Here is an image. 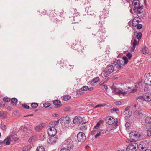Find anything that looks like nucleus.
<instances>
[{
	"mask_svg": "<svg viewBox=\"0 0 151 151\" xmlns=\"http://www.w3.org/2000/svg\"><path fill=\"white\" fill-rule=\"evenodd\" d=\"M134 12L136 13L137 16L139 17H143L145 15V12L143 9V6L141 5L137 9H133Z\"/></svg>",
	"mask_w": 151,
	"mask_h": 151,
	"instance_id": "1",
	"label": "nucleus"
},
{
	"mask_svg": "<svg viewBox=\"0 0 151 151\" xmlns=\"http://www.w3.org/2000/svg\"><path fill=\"white\" fill-rule=\"evenodd\" d=\"M137 100L140 102L145 101L149 102L151 101V94L146 93L143 96H139L137 98Z\"/></svg>",
	"mask_w": 151,
	"mask_h": 151,
	"instance_id": "2",
	"label": "nucleus"
},
{
	"mask_svg": "<svg viewBox=\"0 0 151 151\" xmlns=\"http://www.w3.org/2000/svg\"><path fill=\"white\" fill-rule=\"evenodd\" d=\"M106 123L109 125H113L114 127V128H116V127L118 125V121H115V119L113 117L111 116H108L106 119Z\"/></svg>",
	"mask_w": 151,
	"mask_h": 151,
	"instance_id": "3",
	"label": "nucleus"
},
{
	"mask_svg": "<svg viewBox=\"0 0 151 151\" xmlns=\"http://www.w3.org/2000/svg\"><path fill=\"white\" fill-rule=\"evenodd\" d=\"M114 70V67L113 65H108L106 68L105 71L102 73V74L104 76L107 77Z\"/></svg>",
	"mask_w": 151,
	"mask_h": 151,
	"instance_id": "4",
	"label": "nucleus"
},
{
	"mask_svg": "<svg viewBox=\"0 0 151 151\" xmlns=\"http://www.w3.org/2000/svg\"><path fill=\"white\" fill-rule=\"evenodd\" d=\"M112 64L114 65V68L116 67L117 69L116 70H118L123 67L124 63L122 60H116ZM115 70H116V69Z\"/></svg>",
	"mask_w": 151,
	"mask_h": 151,
	"instance_id": "5",
	"label": "nucleus"
},
{
	"mask_svg": "<svg viewBox=\"0 0 151 151\" xmlns=\"http://www.w3.org/2000/svg\"><path fill=\"white\" fill-rule=\"evenodd\" d=\"M138 145L136 143H132L127 147L126 151H136Z\"/></svg>",
	"mask_w": 151,
	"mask_h": 151,
	"instance_id": "6",
	"label": "nucleus"
},
{
	"mask_svg": "<svg viewBox=\"0 0 151 151\" xmlns=\"http://www.w3.org/2000/svg\"><path fill=\"white\" fill-rule=\"evenodd\" d=\"M144 82L147 85H151V73L145 74L144 77Z\"/></svg>",
	"mask_w": 151,
	"mask_h": 151,
	"instance_id": "7",
	"label": "nucleus"
},
{
	"mask_svg": "<svg viewBox=\"0 0 151 151\" xmlns=\"http://www.w3.org/2000/svg\"><path fill=\"white\" fill-rule=\"evenodd\" d=\"M52 125V127L49 128L48 129V134L49 136H53L54 137L57 133L56 129L55 128L53 127Z\"/></svg>",
	"mask_w": 151,
	"mask_h": 151,
	"instance_id": "8",
	"label": "nucleus"
},
{
	"mask_svg": "<svg viewBox=\"0 0 151 151\" xmlns=\"http://www.w3.org/2000/svg\"><path fill=\"white\" fill-rule=\"evenodd\" d=\"M77 139L78 141L83 142L85 140L86 137L84 133L80 132L77 134Z\"/></svg>",
	"mask_w": 151,
	"mask_h": 151,
	"instance_id": "9",
	"label": "nucleus"
},
{
	"mask_svg": "<svg viewBox=\"0 0 151 151\" xmlns=\"http://www.w3.org/2000/svg\"><path fill=\"white\" fill-rule=\"evenodd\" d=\"M148 146V142L147 140L145 141L140 143L138 147L139 150H143L144 149L145 150L147 148Z\"/></svg>",
	"mask_w": 151,
	"mask_h": 151,
	"instance_id": "10",
	"label": "nucleus"
},
{
	"mask_svg": "<svg viewBox=\"0 0 151 151\" xmlns=\"http://www.w3.org/2000/svg\"><path fill=\"white\" fill-rule=\"evenodd\" d=\"M140 135L138 132L133 131L129 134V136L132 139L139 138Z\"/></svg>",
	"mask_w": 151,
	"mask_h": 151,
	"instance_id": "11",
	"label": "nucleus"
},
{
	"mask_svg": "<svg viewBox=\"0 0 151 151\" xmlns=\"http://www.w3.org/2000/svg\"><path fill=\"white\" fill-rule=\"evenodd\" d=\"M83 118L80 116H76L73 120V123L75 124H79L83 122Z\"/></svg>",
	"mask_w": 151,
	"mask_h": 151,
	"instance_id": "12",
	"label": "nucleus"
},
{
	"mask_svg": "<svg viewBox=\"0 0 151 151\" xmlns=\"http://www.w3.org/2000/svg\"><path fill=\"white\" fill-rule=\"evenodd\" d=\"M133 6H134L133 9H137L141 6L139 0H133L132 1Z\"/></svg>",
	"mask_w": 151,
	"mask_h": 151,
	"instance_id": "13",
	"label": "nucleus"
},
{
	"mask_svg": "<svg viewBox=\"0 0 151 151\" xmlns=\"http://www.w3.org/2000/svg\"><path fill=\"white\" fill-rule=\"evenodd\" d=\"M57 138L56 137L50 136L49 138L48 139V142L49 144H53L54 143L56 142Z\"/></svg>",
	"mask_w": 151,
	"mask_h": 151,
	"instance_id": "14",
	"label": "nucleus"
},
{
	"mask_svg": "<svg viewBox=\"0 0 151 151\" xmlns=\"http://www.w3.org/2000/svg\"><path fill=\"white\" fill-rule=\"evenodd\" d=\"M146 116L145 114L142 113L141 111H139L137 113V115H136V117L137 118H143Z\"/></svg>",
	"mask_w": 151,
	"mask_h": 151,
	"instance_id": "15",
	"label": "nucleus"
},
{
	"mask_svg": "<svg viewBox=\"0 0 151 151\" xmlns=\"http://www.w3.org/2000/svg\"><path fill=\"white\" fill-rule=\"evenodd\" d=\"M145 122L147 123L146 127L150 128L151 127V117H147L145 119Z\"/></svg>",
	"mask_w": 151,
	"mask_h": 151,
	"instance_id": "16",
	"label": "nucleus"
},
{
	"mask_svg": "<svg viewBox=\"0 0 151 151\" xmlns=\"http://www.w3.org/2000/svg\"><path fill=\"white\" fill-rule=\"evenodd\" d=\"M61 120L63 121V122H64L65 124H68L71 121L69 117L68 116L63 118Z\"/></svg>",
	"mask_w": 151,
	"mask_h": 151,
	"instance_id": "17",
	"label": "nucleus"
},
{
	"mask_svg": "<svg viewBox=\"0 0 151 151\" xmlns=\"http://www.w3.org/2000/svg\"><path fill=\"white\" fill-rule=\"evenodd\" d=\"M11 139V138L10 137L8 136L3 142V143H4L6 145H8L10 144Z\"/></svg>",
	"mask_w": 151,
	"mask_h": 151,
	"instance_id": "18",
	"label": "nucleus"
},
{
	"mask_svg": "<svg viewBox=\"0 0 151 151\" xmlns=\"http://www.w3.org/2000/svg\"><path fill=\"white\" fill-rule=\"evenodd\" d=\"M11 104L13 105H16L18 101L17 99L16 98H12L10 100Z\"/></svg>",
	"mask_w": 151,
	"mask_h": 151,
	"instance_id": "19",
	"label": "nucleus"
},
{
	"mask_svg": "<svg viewBox=\"0 0 151 151\" xmlns=\"http://www.w3.org/2000/svg\"><path fill=\"white\" fill-rule=\"evenodd\" d=\"M87 122H83L82 123L81 125V126L80 127V129L81 130L83 131L84 130H85L87 129V127L86 125H84L83 124H85Z\"/></svg>",
	"mask_w": 151,
	"mask_h": 151,
	"instance_id": "20",
	"label": "nucleus"
},
{
	"mask_svg": "<svg viewBox=\"0 0 151 151\" xmlns=\"http://www.w3.org/2000/svg\"><path fill=\"white\" fill-rule=\"evenodd\" d=\"M53 104L57 106V107H60L61 106V102L59 100H55L53 101Z\"/></svg>",
	"mask_w": 151,
	"mask_h": 151,
	"instance_id": "21",
	"label": "nucleus"
},
{
	"mask_svg": "<svg viewBox=\"0 0 151 151\" xmlns=\"http://www.w3.org/2000/svg\"><path fill=\"white\" fill-rule=\"evenodd\" d=\"M43 126L42 125H39L35 127V129L36 131H39L41 130Z\"/></svg>",
	"mask_w": 151,
	"mask_h": 151,
	"instance_id": "22",
	"label": "nucleus"
},
{
	"mask_svg": "<svg viewBox=\"0 0 151 151\" xmlns=\"http://www.w3.org/2000/svg\"><path fill=\"white\" fill-rule=\"evenodd\" d=\"M147 48L146 46H144L142 50V52L143 54L146 53L147 52Z\"/></svg>",
	"mask_w": 151,
	"mask_h": 151,
	"instance_id": "23",
	"label": "nucleus"
},
{
	"mask_svg": "<svg viewBox=\"0 0 151 151\" xmlns=\"http://www.w3.org/2000/svg\"><path fill=\"white\" fill-rule=\"evenodd\" d=\"M31 148L30 145H28L24 147L23 149L25 151H29Z\"/></svg>",
	"mask_w": 151,
	"mask_h": 151,
	"instance_id": "24",
	"label": "nucleus"
},
{
	"mask_svg": "<svg viewBox=\"0 0 151 151\" xmlns=\"http://www.w3.org/2000/svg\"><path fill=\"white\" fill-rule=\"evenodd\" d=\"M131 107L132 110H137L139 109V107L137 106V104H134V105H132L131 106Z\"/></svg>",
	"mask_w": 151,
	"mask_h": 151,
	"instance_id": "25",
	"label": "nucleus"
},
{
	"mask_svg": "<svg viewBox=\"0 0 151 151\" xmlns=\"http://www.w3.org/2000/svg\"><path fill=\"white\" fill-rule=\"evenodd\" d=\"M146 128L148 129L147 131V135L148 136H151V127L150 128L147 127Z\"/></svg>",
	"mask_w": 151,
	"mask_h": 151,
	"instance_id": "26",
	"label": "nucleus"
},
{
	"mask_svg": "<svg viewBox=\"0 0 151 151\" xmlns=\"http://www.w3.org/2000/svg\"><path fill=\"white\" fill-rule=\"evenodd\" d=\"M36 150L37 151H45V149L43 146H41L38 147Z\"/></svg>",
	"mask_w": 151,
	"mask_h": 151,
	"instance_id": "27",
	"label": "nucleus"
},
{
	"mask_svg": "<svg viewBox=\"0 0 151 151\" xmlns=\"http://www.w3.org/2000/svg\"><path fill=\"white\" fill-rule=\"evenodd\" d=\"M31 106L33 108H36L38 106V104L37 103H33L31 104Z\"/></svg>",
	"mask_w": 151,
	"mask_h": 151,
	"instance_id": "28",
	"label": "nucleus"
},
{
	"mask_svg": "<svg viewBox=\"0 0 151 151\" xmlns=\"http://www.w3.org/2000/svg\"><path fill=\"white\" fill-rule=\"evenodd\" d=\"M71 98V96L69 95L65 96L63 97V99L65 101H67Z\"/></svg>",
	"mask_w": 151,
	"mask_h": 151,
	"instance_id": "29",
	"label": "nucleus"
},
{
	"mask_svg": "<svg viewBox=\"0 0 151 151\" xmlns=\"http://www.w3.org/2000/svg\"><path fill=\"white\" fill-rule=\"evenodd\" d=\"M97 131V132L96 134L95 135V137L96 138H97V137L102 135V134L100 132V130H99H99Z\"/></svg>",
	"mask_w": 151,
	"mask_h": 151,
	"instance_id": "30",
	"label": "nucleus"
},
{
	"mask_svg": "<svg viewBox=\"0 0 151 151\" xmlns=\"http://www.w3.org/2000/svg\"><path fill=\"white\" fill-rule=\"evenodd\" d=\"M88 89V87L87 86H85L81 88V90H82L83 91H87Z\"/></svg>",
	"mask_w": 151,
	"mask_h": 151,
	"instance_id": "31",
	"label": "nucleus"
},
{
	"mask_svg": "<svg viewBox=\"0 0 151 151\" xmlns=\"http://www.w3.org/2000/svg\"><path fill=\"white\" fill-rule=\"evenodd\" d=\"M124 114H127L128 116H127V117H129L132 114V111L129 110V111H127L124 112Z\"/></svg>",
	"mask_w": 151,
	"mask_h": 151,
	"instance_id": "32",
	"label": "nucleus"
},
{
	"mask_svg": "<svg viewBox=\"0 0 151 151\" xmlns=\"http://www.w3.org/2000/svg\"><path fill=\"white\" fill-rule=\"evenodd\" d=\"M142 35V34L141 32H139L138 33H137L136 35V37L139 40L141 38Z\"/></svg>",
	"mask_w": 151,
	"mask_h": 151,
	"instance_id": "33",
	"label": "nucleus"
},
{
	"mask_svg": "<svg viewBox=\"0 0 151 151\" xmlns=\"http://www.w3.org/2000/svg\"><path fill=\"white\" fill-rule=\"evenodd\" d=\"M99 80V78L98 77H96L92 80V82L94 83H96L98 82Z\"/></svg>",
	"mask_w": 151,
	"mask_h": 151,
	"instance_id": "34",
	"label": "nucleus"
},
{
	"mask_svg": "<svg viewBox=\"0 0 151 151\" xmlns=\"http://www.w3.org/2000/svg\"><path fill=\"white\" fill-rule=\"evenodd\" d=\"M123 59L124 61V62H123L125 64H127L128 61L127 58L126 57H124L123 58Z\"/></svg>",
	"mask_w": 151,
	"mask_h": 151,
	"instance_id": "35",
	"label": "nucleus"
},
{
	"mask_svg": "<svg viewBox=\"0 0 151 151\" xmlns=\"http://www.w3.org/2000/svg\"><path fill=\"white\" fill-rule=\"evenodd\" d=\"M131 125V123L129 122H127L125 124V126L127 129H129V128Z\"/></svg>",
	"mask_w": 151,
	"mask_h": 151,
	"instance_id": "36",
	"label": "nucleus"
},
{
	"mask_svg": "<svg viewBox=\"0 0 151 151\" xmlns=\"http://www.w3.org/2000/svg\"><path fill=\"white\" fill-rule=\"evenodd\" d=\"M50 105V104L49 103H46L43 104V106L45 108H47L49 107Z\"/></svg>",
	"mask_w": 151,
	"mask_h": 151,
	"instance_id": "37",
	"label": "nucleus"
},
{
	"mask_svg": "<svg viewBox=\"0 0 151 151\" xmlns=\"http://www.w3.org/2000/svg\"><path fill=\"white\" fill-rule=\"evenodd\" d=\"M95 129H94L93 130L91 131V135H96V134L97 132V130H95Z\"/></svg>",
	"mask_w": 151,
	"mask_h": 151,
	"instance_id": "38",
	"label": "nucleus"
},
{
	"mask_svg": "<svg viewBox=\"0 0 151 151\" xmlns=\"http://www.w3.org/2000/svg\"><path fill=\"white\" fill-rule=\"evenodd\" d=\"M1 127L2 129L6 131V126L4 124H2L1 125Z\"/></svg>",
	"mask_w": 151,
	"mask_h": 151,
	"instance_id": "39",
	"label": "nucleus"
},
{
	"mask_svg": "<svg viewBox=\"0 0 151 151\" xmlns=\"http://www.w3.org/2000/svg\"><path fill=\"white\" fill-rule=\"evenodd\" d=\"M83 91L82 90H81V89L79 90H78L76 91V93L77 94H80V95H82L83 93V92H82Z\"/></svg>",
	"mask_w": 151,
	"mask_h": 151,
	"instance_id": "40",
	"label": "nucleus"
},
{
	"mask_svg": "<svg viewBox=\"0 0 151 151\" xmlns=\"http://www.w3.org/2000/svg\"><path fill=\"white\" fill-rule=\"evenodd\" d=\"M22 106L24 108L26 109H29L30 108L29 106L26 104H22Z\"/></svg>",
	"mask_w": 151,
	"mask_h": 151,
	"instance_id": "41",
	"label": "nucleus"
},
{
	"mask_svg": "<svg viewBox=\"0 0 151 151\" xmlns=\"http://www.w3.org/2000/svg\"><path fill=\"white\" fill-rule=\"evenodd\" d=\"M137 29H139L142 28V25L141 24H137Z\"/></svg>",
	"mask_w": 151,
	"mask_h": 151,
	"instance_id": "42",
	"label": "nucleus"
},
{
	"mask_svg": "<svg viewBox=\"0 0 151 151\" xmlns=\"http://www.w3.org/2000/svg\"><path fill=\"white\" fill-rule=\"evenodd\" d=\"M100 122H98L96 125L95 126L94 129H97L100 126Z\"/></svg>",
	"mask_w": 151,
	"mask_h": 151,
	"instance_id": "43",
	"label": "nucleus"
},
{
	"mask_svg": "<svg viewBox=\"0 0 151 151\" xmlns=\"http://www.w3.org/2000/svg\"><path fill=\"white\" fill-rule=\"evenodd\" d=\"M126 56L129 59H130L132 56V55L130 53H128L126 54Z\"/></svg>",
	"mask_w": 151,
	"mask_h": 151,
	"instance_id": "44",
	"label": "nucleus"
},
{
	"mask_svg": "<svg viewBox=\"0 0 151 151\" xmlns=\"http://www.w3.org/2000/svg\"><path fill=\"white\" fill-rule=\"evenodd\" d=\"M123 92L121 91V92H120V94H122L123 95H125L127 93V91H126L125 90H124Z\"/></svg>",
	"mask_w": 151,
	"mask_h": 151,
	"instance_id": "45",
	"label": "nucleus"
},
{
	"mask_svg": "<svg viewBox=\"0 0 151 151\" xmlns=\"http://www.w3.org/2000/svg\"><path fill=\"white\" fill-rule=\"evenodd\" d=\"M111 89L114 91H117L116 88L114 86H113L111 87Z\"/></svg>",
	"mask_w": 151,
	"mask_h": 151,
	"instance_id": "46",
	"label": "nucleus"
},
{
	"mask_svg": "<svg viewBox=\"0 0 151 151\" xmlns=\"http://www.w3.org/2000/svg\"><path fill=\"white\" fill-rule=\"evenodd\" d=\"M131 106H128L126 107L125 109V111L124 112L127 111H129L130 110V108Z\"/></svg>",
	"mask_w": 151,
	"mask_h": 151,
	"instance_id": "47",
	"label": "nucleus"
},
{
	"mask_svg": "<svg viewBox=\"0 0 151 151\" xmlns=\"http://www.w3.org/2000/svg\"><path fill=\"white\" fill-rule=\"evenodd\" d=\"M3 100L4 101H6L7 102H8L9 101H10V99L8 100V98L6 97L4 98L3 99Z\"/></svg>",
	"mask_w": 151,
	"mask_h": 151,
	"instance_id": "48",
	"label": "nucleus"
},
{
	"mask_svg": "<svg viewBox=\"0 0 151 151\" xmlns=\"http://www.w3.org/2000/svg\"><path fill=\"white\" fill-rule=\"evenodd\" d=\"M137 42L136 40H134L132 44V45L136 46V45H137Z\"/></svg>",
	"mask_w": 151,
	"mask_h": 151,
	"instance_id": "49",
	"label": "nucleus"
},
{
	"mask_svg": "<svg viewBox=\"0 0 151 151\" xmlns=\"http://www.w3.org/2000/svg\"><path fill=\"white\" fill-rule=\"evenodd\" d=\"M135 46H136L132 45V46L131 47V50L132 52H133L134 50V49L135 48Z\"/></svg>",
	"mask_w": 151,
	"mask_h": 151,
	"instance_id": "50",
	"label": "nucleus"
},
{
	"mask_svg": "<svg viewBox=\"0 0 151 151\" xmlns=\"http://www.w3.org/2000/svg\"><path fill=\"white\" fill-rule=\"evenodd\" d=\"M112 111L115 112L118 111V109L117 108H114L111 109V111Z\"/></svg>",
	"mask_w": 151,
	"mask_h": 151,
	"instance_id": "51",
	"label": "nucleus"
},
{
	"mask_svg": "<svg viewBox=\"0 0 151 151\" xmlns=\"http://www.w3.org/2000/svg\"><path fill=\"white\" fill-rule=\"evenodd\" d=\"M121 90H118V91L115 93V94H120V92H121Z\"/></svg>",
	"mask_w": 151,
	"mask_h": 151,
	"instance_id": "52",
	"label": "nucleus"
},
{
	"mask_svg": "<svg viewBox=\"0 0 151 151\" xmlns=\"http://www.w3.org/2000/svg\"><path fill=\"white\" fill-rule=\"evenodd\" d=\"M99 130H100V132H101L102 134L106 133V131L105 130L99 129Z\"/></svg>",
	"mask_w": 151,
	"mask_h": 151,
	"instance_id": "53",
	"label": "nucleus"
},
{
	"mask_svg": "<svg viewBox=\"0 0 151 151\" xmlns=\"http://www.w3.org/2000/svg\"><path fill=\"white\" fill-rule=\"evenodd\" d=\"M103 105L102 104H99V105H98L96 106L95 107V108H98V107H101Z\"/></svg>",
	"mask_w": 151,
	"mask_h": 151,
	"instance_id": "54",
	"label": "nucleus"
},
{
	"mask_svg": "<svg viewBox=\"0 0 151 151\" xmlns=\"http://www.w3.org/2000/svg\"><path fill=\"white\" fill-rule=\"evenodd\" d=\"M137 91V90H136V89L134 88V89H133L132 90V92L134 93V92H135Z\"/></svg>",
	"mask_w": 151,
	"mask_h": 151,
	"instance_id": "55",
	"label": "nucleus"
},
{
	"mask_svg": "<svg viewBox=\"0 0 151 151\" xmlns=\"http://www.w3.org/2000/svg\"><path fill=\"white\" fill-rule=\"evenodd\" d=\"M33 115V114H29V115H26V116H24V117H27V116H32Z\"/></svg>",
	"mask_w": 151,
	"mask_h": 151,
	"instance_id": "56",
	"label": "nucleus"
},
{
	"mask_svg": "<svg viewBox=\"0 0 151 151\" xmlns=\"http://www.w3.org/2000/svg\"><path fill=\"white\" fill-rule=\"evenodd\" d=\"M103 86L104 87L105 89L107 91L108 89L107 86H106L105 85H103Z\"/></svg>",
	"mask_w": 151,
	"mask_h": 151,
	"instance_id": "57",
	"label": "nucleus"
},
{
	"mask_svg": "<svg viewBox=\"0 0 151 151\" xmlns=\"http://www.w3.org/2000/svg\"><path fill=\"white\" fill-rule=\"evenodd\" d=\"M73 147V146H72H72H70V147H68V149H67V150H70L71 149H72Z\"/></svg>",
	"mask_w": 151,
	"mask_h": 151,
	"instance_id": "58",
	"label": "nucleus"
},
{
	"mask_svg": "<svg viewBox=\"0 0 151 151\" xmlns=\"http://www.w3.org/2000/svg\"><path fill=\"white\" fill-rule=\"evenodd\" d=\"M60 151H68V150H67V149L65 148H64L61 149Z\"/></svg>",
	"mask_w": 151,
	"mask_h": 151,
	"instance_id": "59",
	"label": "nucleus"
},
{
	"mask_svg": "<svg viewBox=\"0 0 151 151\" xmlns=\"http://www.w3.org/2000/svg\"><path fill=\"white\" fill-rule=\"evenodd\" d=\"M3 143V142H1L0 140V147H1L2 146V144Z\"/></svg>",
	"mask_w": 151,
	"mask_h": 151,
	"instance_id": "60",
	"label": "nucleus"
},
{
	"mask_svg": "<svg viewBox=\"0 0 151 151\" xmlns=\"http://www.w3.org/2000/svg\"><path fill=\"white\" fill-rule=\"evenodd\" d=\"M132 25L133 26V27H135L136 26H137V25H136L134 24V22H132Z\"/></svg>",
	"mask_w": 151,
	"mask_h": 151,
	"instance_id": "61",
	"label": "nucleus"
},
{
	"mask_svg": "<svg viewBox=\"0 0 151 151\" xmlns=\"http://www.w3.org/2000/svg\"><path fill=\"white\" fill-rule=\"evenodd\" d=\"M60 119H58V120L57 121H55V122L56 123V124H57V123H59V120Z\"/></svg>",
	"mask_w": 151,
	"mask_h": 151,
	"instance_id": "62",
	"label": "nucleus"
},
{
	"mask_svg": "<svg viewBox=\"0 0 151 151\" xmlns=\"http://www.w3.org/2000/svg\"><path fill=\"white\" fill-rule=\"evenodd\" d=\"M54 115L55 116L57 117L58 116V114H55Z\"/></svg>",
	"mask_w": 151,
	"mask_h": 151,
	"instance_id": "63",
	"label": "nucleus"
},
{
	"mask_svg": "<svg viewBox=\"0 0 151 151\" xmlns=\"http://www.w3.org/2000/svg\"><path fill=\"white\" fill-rule=\"evenodd\" d=\"M144 151H151V150L150 149H145Z\"/></svg>",
	"mask_w": 151,
	"mask_h": 151,
	"instance_id": "64",
	"label": "nucleus"
}]
</instances>
